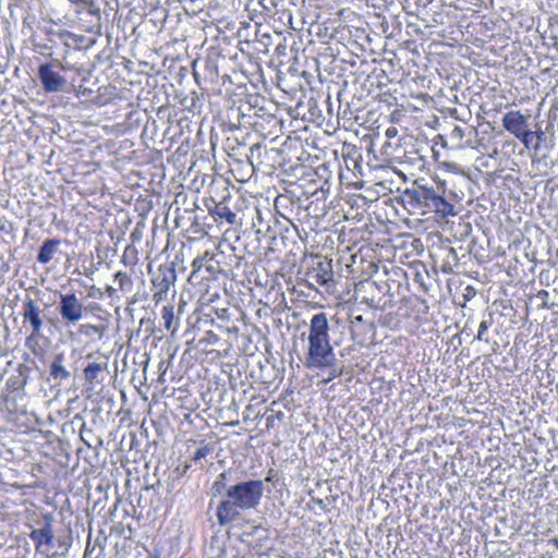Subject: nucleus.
Returning <instances> with one entry per match:
<instances>
[{
	"instance_id": "nucleus-1",
	"label": "nucleus",
	"mask_w": 558,
	"mask_h": 558,
	"mask_svg": "<svg viewBox=\"0 0 558 558\" xmlns=\"http://www.w3.org/2000/svg\"><path fill=\"white\" fill-rule=\"evenodd\" d=\"M262 480L243 481L230 485L227 498L221 499L216 515L220 525H228L241 518L242 512L255 510L264 496Z\"/></svg>"
},
{
	"instance_id": "nucleus-2",
	"label": "nucleus",
	"mask_w": 558,
	"mask_h": 558,
	"mask_svg": "<svg viewBox=\"0 0 558 558\" xmlns=\"http://www.w3.org/2000/svg\"><path fill=\"white\" fill-rule=\"evenodd\" d=\"M307 353L304 365L308 369H327L335 366L336 355L330 341L307 340Z\"/></svg>"
},
{
	"instance_id": "nucleus-3",
	"label": "nucleus",
	"mask_w": 558,
	"mask_h": 558,
	"mask_svg": "<svg viewBox=\"0 0 558 558\" xmlns=\"http://www.w3.org/2000/svg\"><path fill=\"white\" fill-rule=\"evenodd\" d=\"M175 281H177V272L175 269L167 264L160 265L151 278L153 286V301L155 304L167 301L168 296L171 294L175 295Z\"/></svg>"
},
{
	"instance_id": "nucleus-4",
	"label": "nucleus",
	"mask_w": 558,
	"mask_h": 558,
	"mask_svg": "<svg viewBox=\"0 0 558 558\" xmlns=\"http://www.w3.org/2000/svg\"><path fill=\"white\" fill-rule=\"evenodd\" d=\"M22 317L24 324H29L32 332L26 338V344L41 337L44 326L43 310L37 301L26 296L23 301Z\"/></svg>"
},
{
	"instance_id": "nucleus-5",
	"label": "nucleus",
	"mask_w": 558,
	"mask_h": 558,
	"mask_svg": "<svg viewBox=\"0 0 558 558\" xmlns=\"http://www.w3.org/2000/svg\"><path fill=\"white\" fill-rule=\"evenodd\" d=\"M63 68L61 62L54 60L53 62L43 63L38 68V77L46 93L62 92L66 85V80L63 77L56 68Z\"/></svg>"
},
{
	"instance_id": "nucleus-6",
	"label": "nucleus",
	"mask_w": 558,
	"mask_h": 558,
	"mask_svg": "<svg viewBox=\"0 0 558 558\" xmlns=\"http://www.w3.org/2000/svg\"><path fill=\"white\" fill-rule=\"evenodd\" d=\"M305 281L307 286L317 290V286L329 289L333 283V271L330 259L324 258L316 262L305 272Z\"/></svg>"
},
{
	"instance_id": "nucleus-7",
	"label": "nucleus",
	"mask_w": 558,
	"mask_h": 558,
	"mask_svg": "<svg viewBox=\"0 0 558 558\" xmlns=\"http://www.w3.org/2000/svg\"><path fill=\"white\" fill-rule=\"evenodd\" d=\"M52 522L53 515L47 513L44 515L43 525L39 529H33L29 533V538L34 542L36 551L45 556L49 555L54 538Z\"/></svg>"
},
{
	"instance_id": "nucleus-8",
	"label": "nucleus",
	"mask_w": 558,
	"mask_h": 558,
	"mask_svg": "<svg viewBox=\"0 0 558 558\" xmlns=\"http://www.w3.org/2000/svg\"><path fill=\"white\" fill-rule=\"evenodd\" d=\"M58 311L63 322L76 324L83 318L85 306L75 293H66L60 294Z\"/></svg>"
},
{
	"instance_id": "nucleus-9",
	"label": "nucleus",
	"mask_w": 558,
	"mask_h": 558,
	"mask_svg": "<svg viewBox=\"0 0 558 558\" xmlns=\"http://www.w3.org/2000/svg\"><path fill=\"white\" fill-rule=\"evenodd\" d=\"M108 373L107 357H100L89 362L83 369L84 380L90 389L104 381Z\"/></svg>"
},
{
	"instance_id": "nucleus-10",
	"label": "nucleus",
	"mask_w": 558,
	"mask_h": 558,
	"mask_svg": "<svg viewBox=\"0 0 558 558\" xmlns=\"http://www.w3.org/2000/svg\"><path fill=\"white\" fill-rule=\"evenodd\" d=\"M330 341L329 323L326 313L320 312L311 318L307 340Z\"/></svg>"
},
{
	"instance_id": "nucleus-11",
	"label": "nucleus",
	"mask_w": 558,
	"mask_h": 558,
	"mask_svg": "<svg viewBox=\"0 0 558 558\" xmlns=\"http://www.w3.org/2000/svg\"><path fill=\"white\" fill-rule=\"evenodd\" d=\"M529 117L530 116L522 114L519 110L509 111L502 117V126L506 131L517 137L529 129Z\"/></svg>"
},
{
	"instance_id": "nucleus-12",
	"label": "nucleus",
	"mask_w": 558,
	"mask_h": 558,
	"mask_svg": "<svg viewBox=\"0 0 558 558\" xmlns=\"http://www.w3.org/2000/svg\"><path fill=\"white\" fill-rule=\"evenodd\" d=\"M50 378L57 384L61 385L71 377L70 371L65 367V355L63 352L56 354L49 365Z\"/></svg>"
},
{
	"instance_id": "nucleus-13",
	"label": "nucleus",
	"mask_w": 558,
	"mask_h": 558,
	"mask_svg": "<svg viewBox=\"0 0 558 558\" xmlns=\"http://www.w3.org/2000/svg\"><path fill=\"white\" fill-rule=\"evenodd\" d=\"M60 240L47 239L43 242L37 254V262L40 264H48L52 260L60 246Z\"/></svg>"
},
{
	"instance_id": "nucleus-14",
	"label": "nucleus",
	"mask_w": 558,
	"mask_h": 558,
	"mask_svg": "<svg viewBox=\"0 0 558 558\" xmlns=\"http://www.w3.org/2000/svg\"><path fill=\"white\" fill-rule=\"evenodd\" d=\"M231 484V472L230 471H223L220 473L215 482L213 483L210 487V492L213 496H221L223 495V498H227L228 488Z\"/></svg>"
},
{
	"instance_id": "nucleus-15",
	"label": "nucleus",
	"mask_w": 558,
	"mask_h": 558,
	"mask_svg": "<svg viewBox=\"0 0 558 558\" xmlns=\"http://www.w3.org/2000/svg\"><path fill=\"white\" fill-rule=\"evenodd\" d=\"M106 325L81 324L77 328V333L87 338L101 340L107 333Z\"/></svg>"
},
{
	"instance_id": "nucleus-16",
	"label": "nucleus",
	"mask_w": 558,
	"mask_h": 558,
	"mask_svg": "<svg viewBox=\"0 0 558 558\" xmlns=\"http://www.w3.org/2000/svg\"><path fill=\"white\" fill-rule=\"evenodd\" d=\"M216 220H226L229 225L236 222V214L232 211L225 202H220L209 210Z\"/></svg>"
},
{
	"instance_id": "nucleus-17",
	"label": "nucleus",
	"mask_w": 558,
	"mask_h": 558,
	"mask_svg": "<svg viewBox=\"0 0 558 558\" xmlns=\"http://www.w3.org/2000/svg\"><path fill=\"white\" fill-rule=\"evenodd\" d=\"M161 319H162V323H163V327L171 331V332H174L178 328V320L174 318V307L173 305H166L162 307V311H161Z\"/></svg>"
},
{
	"instance_id": "nucleus-18",
	"label": "nucleus",
	"mask_w": 558,
	"mask_h": 558,
	"mask_svg": "<svg viewBox=\"0 0 558 558\" xmlns=\"http://www.w3.org/2000/svg\"><path fill=\"white\" fill-rule=\"evenodd\" d=\"M437 206L435 209V213L438 214L441 217H448V216H454V207L452 204L447 202L441 195L439 196V199L436 201Z\"/></svg>"
},
{
	"instance_id": "nucleus-19",
	"label": "nucleus",
	"mask_w": 558,
	"mask_h": 558,
	"mask_svg": "<svg viewBox=\"0 0 558 558\" xmlns=\"http://www.w3.org/2000/svg\"><path fill=\"white\" fill-rule=\"evenodd\" d=\"M114 281L119 283V290L130 292L133 288V280L126 272L118 271L114 274Z\"/></svg>"
},
{
	"instance_id": "nucleus-20",
	"label": "nucleus",
	"mask_w": 558,
	"mask_h": 558,
	"mask_svg": "<svg viewBox=\"0 0 558 558\" xmlns=\"http://www.w3.org/2000/svg\"><path fill=\"white\" fill-rule=\"evenodd\" d=\"M404 196L408 198V202L411 205H416L421 207L423 199V187L407 190L404 192Z\"/></svg>"
},
{
	"instance_id": "nucleus-21",
	"label": "nucleus",
	"mask_w": 558,
	"mask_h": 558,
	"mask_svg": "<svg viewBox=\"0 0 558 558\" xmlns=\"http://www.w3.org/2000/svg\"><path fill=\"white\" fill-rule=\"evenodd\" d=\"M256 217L253 219V228L256 230V234H266L270 227L269 225L264 226V218L262 216V211L258 208H255Z\"/></svg>"
},
{
	"instance_id": "nucleus-22",
	"label": "nucleus",
	"mask_w": 558,
	"mask_h": 558,
	"mask_svg": "<svg viewBox=\"0 0 558 558\" xmlns=\"http://www.w3.org/2000/svg\"><path fill=\"white\" fill-rule=\"evenodd\" d=\"M246 535H258L259 539L268 538V530L263 524H252L248 532H245Z\"/></svg>"
},
{
	"instance_id": "nucleus-23",
	"label": "nucleus",
	"mask_w": 558,
	"mask_h": 558,
	"mask_svg": "<svg viewBox=\"0 0 558 558\" xmlns=\"http://www.w3.org/2000/svg\"><path fill=\"white\" fill-rule=\"evenodd\" d=\"M534 137H535V133H532V131L530 129H527L526 131L522 132V134H520L515 138L520 140L521 143L524 145V147L530 149V148H533V145L535 143Z\"/></svg>"
},
{
	"instance_id": "nucleus-24",
	"label": "nucleus",
	"mask_w": 558,
	"mask_h": 558,
	"mask_svg": "<svg viewBox=\"0 0 558 558\" xmlns=\"http://www.w3.org/2000/svg\"><path fill=\"white\" fill-rule=\"evenodd\" d=\"M214 259V254L206 252L203 256H199L193 260L192 266L194 267V271L201 270L205 267V263L211 262Z\"/></svg>"
},
{
	"instance_id": "nucleus-25",
	"label": "nucleus",
	"mask_w": 558,
	"mask_h": 558,
	"mask_svg": "<svg viewBox=\"0 0 558 558\" xmlns=\"http://www.w3.org/2000/svg\"><path fill=\"white\" fill-rule=\"evenodd\" d=\"M211 450L213 448L209 445H204L194 452L192 460L194 462H199L202 459L208 456L211 452Z\"/></svg>"
},
{
	"instance_id": "nucleus-26",
	"label": "nucleus",
	"mask_w": 558,
	"mask_h": 558,
	"mask_svg": "<svg viewBox=\"0 0 558 558\" xmlns=\"http://www.w3.org/2000/svg\"><path fill=\"white\" fill-rule=\"evenodd\" d=\"M436 195L437 193L434 191V189L423 187V199L421 207L424 209Z\"/></svg>"
},
{
	"instance_id": "nucleus-27",
	"label": "nucleus",
	"mask_w": 558,
	"mask_h": 558,
	"mask_svg": "<svg viewBox=\"0 0 558 558\" xmlns=\"http://www.w3.org/2000/svg\"><path fill=\"white\" fill-rule=\"evenodd\" d=\"M84 9L86 12L93 16H99L100 15V9L93 0H86L84 2Z\"/></svg>"
},
{
	"instance_id": "nucleus-28",
	"label": "nucleus",
	"mask_w": 558,
	"mask_h": 558,
	"mask_svg": "<svg viewBox=\"0 0 558 558\" xmlns=\"http://www.w3.org/2000/svg\"><path fill=\"white\" fill-rule=\"evenodd\" d=\"M104 294L105 292L100 288H97L96 286H90L87 288V298L89 299L100 300L104 298Z\"/></svg>"
},
{
	"instance_id": "nucleus-29",
	"label": "nucleus",
	"mask_w": 558,
	"mask_h": 558,
	"mask_svg": "<svg viewBox=\"0 0 558 558\" xmlns=\"http://www.w3.org/2000/svg\"><path fill=\"white\" fill-rule=\"evenodd\" d=\"M489 327V323L487 320H482L480 326H478V331H477V335H476V339L478 341H486L487 342V339H485L484 335L486 333L487 329Z\"/></svg>"
},
{
	"instance_id": "nucleus-30",
	"label": "nucleus",
	"mask_w": 558,
	"mask_h": 558,
	"mask_svg": "<svg viewBox=\"0 0 558 558\" xmlns=\"http://www.w3.org/2000/svg\"><path fill=\"white\" fill-rule=\"evenodd\" d=\"M450 136L452 140L461 141L464 137V130L461 126L456 125L451 130Z\"/></svg>"
},
{
	"instance_id": "nucleus-31",
	"label": "nucleus",
	"mask_w": 558,
	"mask_h": 558,
	"mask_svg": "<svg viewBox=\"0 0 558 558\" xmlns=\"http://www.w3.org/2000/svg\"><path fill=\"white\" fill-rule=\"evenodd\" d=\"M532 133H535V137H534L535 143L533 145V149L535 151H537L539 149L541 142L544 140L545 134L541 130L532 131Z\"/></svg>"
},
{
	"instance_id": "nucleus-32",
	"label": "nucleus",
	"mask_w": 558,
	"mask_h": 558,
	"mask_svg": "<svg viewBox=\"0 0 558 558\" xmlns=\"http://www.w3.org/2000/svg\"><path fill=\"white\" fill-rule=\"evenodd\" d=\"M439 196H440V195H438V194H437V195L432 199V202H430V203H428V205L423 209V213H425V211H433V213H435V209H436V206H437L436 201H438V199H439Z\"/></svg>"
},
{
	"instance_id": "nucleus-33",
	"label": "nucleus",
	"mask_w": 558,
	"mask_h": 558,
	"mask_svg": "<svg viewBox=\"0 0 558 558\" xmlns=\"http://www.w3.org/2000/svg\"><path fill=\"white\" fill-rule=\"evenodd\" d=\"M262 5L264 9L271 11V9H275L277 7L276 0H260Z\"/></svg>"
},
{
	"instance_id": "nucleus-34",
	"label": "nucleus",
	"mask_w": 558,
	"mask_h": 558,
	"mask_svg": "<svg viewBox=\"0 0 558 558\" xmlns=\"http://www.w3.org/2000/svg\"><path fill=\"white\" fill-rule=\"evenodd\" d=\"M330 373H329V377L327 379H325L324 381L325 383H329L331 381L332 379L337 378L338 376H340L341 372L337 371L333 366L330 367Z\"/></svg>"
},
{
	"instance_id": "nucleus-35",
	"label": "nucleus",
	"mask_w": 558,
	"mask_h": 558,
	"mask_svg": "<svg viewBox=\"0 0 558 558\" xmlns=\"http://www.w3.org/2000/svg\"><path fill=\"white\" fill-rule=\"evenodd\" d=\"M397 133H398L397 129H396L395 126H390V128H388V129L386 130V133H385V134H386V136H387L388 138H392V137H395V136L397 135Z\"/></svg>"
},
{
	"instance_id": "nucleus-36",
	"label": "nucleus",
	"mask_w": 558,
	"mask_h": 558,
	"mask_svg": "<svg viewBox=\"0 0 558 558\" xmlns=\"http://www.w3.org/2000/svg\"><path fill=\"white\" fill-rule=\"evenodd\" d=\"M190 468H191V465L189 463H185L182 468L178 466L175 469V472H178L179 475L182 476V475H184L189 471Z\"/></svg>"
},
{
	"instance_id": "nucleus-37",
	"label": "nucleus",
	"mask_w": 558,
	"mask_h": 558,
	"mask_svg": "<svg viewBox=\"0 0 558 558\" xmlns=\"http://www.w3.org/2000/svg\"><path fill=\"white\" fill-rule=\"evenodd\" d=\"M105 292L108 294V296L113 298L117 293V289L111 286H107Z\"/></svg>"
},
{
	"instance_id": "nucleus-38",
	"label": "nucleus",
	"mask_w": 558,
	"mask_h": 558,
	"mask_svg": "<svg viewBox=\"0 0 558 558\" xmlns=\"http://www.w3.org/2000/svg\"><path fill=\"white\" fill-rule=\"evenodd\" d=\"M58 543H59V546H60V547H63L65 550L68 549L69 541H68V538H66V537H64V538H61V537H60V538L58 539Z\"/></svg>"
},
{
	"instance_id": "nucleus-39",
	"label": "nucleus",
	"mask_w": 558,
	"mask_h": 558,
	"mask_svg": "<svg viewBox=\"0 0 558 558\" xmlns=\"http://www.w3.org/2000/svg\"><path fill=\"white\" fill-rule=\"evenodd\" d=\"M205 268L210 275L215 274L216 271L215 266L211 265L210 262L205 263Z\"/></svg>"
},
{
	"instance_id": "nucleus-40",
	"label": "nucleus",
	"mask_w": 558,
	"mask_h": 558,
	"mask_svg": "<svg viewBox=\"0 0 558 558\" xmlns=\"http://www.w3.org/2000/svg\"><path fill=\"white\" fill-rule=\"evenodd\" d=\"M84 429H85V424L83 423V426H82V429L80 432V436H81V439L88 446L90 447V444L86 440V436L83 435L84 433Z\"/></svg>"
},
{
	"instance_id": "nucleus-41",
	"label": "nucleus",
	"mask_w": 558,
	"mask_h": 558,
	"mask_svg": "<svg viewBox=\"0 0 558 558\" xmlns=\"http://www.w3.org/2000/svg\"><path fill=\"white\" fill-rule=\"evenodd\" d=\"M259 148H260L259 144H255V145L251 146V148H250L251 154H253L255 150H258Z\"/></svg>"
},
{
	"instance_id": "nucleus-42",
	"label": "nucleus",
	"mask_w": 558,
	"mask_h": 558,
	"mask_svg": "<svg viewBox=\"0 0 558 558\" xmlns=\"http://www.w3.org/2000/svg\"><path fill=\"white\" fill-rule=\"evenodd\" d=\"M70 1L72 3H74V4H82L83 5L86 0H70Z\"/></svg>"
},
{
	"instance_id": "nucleus-43",
	"label": "nucleus",
	"mask_w": 558,
	"mask_h": 558,
	"mask_svg": "<svg viewBox=\"0 0 558 558\" xmlns=\"http://www.w3.org/2000/svg\"><path fill=\"white\" fill-rule=\"evenodd\" d=\"M550 543H553L558 549V539L557 538L550 539Z\"/></svg>"
},
{
	"instance_id": "nucleus-44",
	"label": "nucleus",
	"mask_w": 558,
	"mask_h": 558,
	"mask_svg": "<svg viewBox=\"0 0 558 558\" xmlns=\"http://www.w3.org/2000/svg\"><path fill=\"white\" fill-rule=\"evenodd\" d=\"M355 320H356V322H362V320H363V317H362L361 315H360V316H356V317H355Z\"/></svg>"
}]
</instances>
